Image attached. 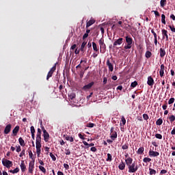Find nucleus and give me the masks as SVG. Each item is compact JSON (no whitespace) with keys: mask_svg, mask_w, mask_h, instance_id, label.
<instances>
[{"mask_svg":"<svg viewBox=\"0 0 175 175\" xmlns=\"http://www.w3.org/2000/svg\"><path fill=\"white\" fill-rule=\"evenodd\" d=\"M92 47H93L94 51H96V53H98V54H99V49H98V46H96V43L93 42Z\"/></svg>","mask_w":175,"mask_h":175,"instance_id":"nucleus-23","label":"nucleus"},{"mask_svg":"<svg viewBox=\"0 0 175 175\" xmlns=\"http://www.w3.org/2000/svg\"><path fill=\"white\" fill-rule=\"evenodd\" d=\"M18 172H20L19 167H16L14 170H10V173H12V174H16V173H18Z\"/></svg>","mask_w":175,"mask_h":175,"instance_id":"nucleus-27","label":"nucleus"},{"mask_svg":"<svg viewBox=\"0 0 175 175\" xmlns=\"http://www.w3.org/2000/svg\"><path fill=\"white\" fill-rule=\"evenodd\" d=\"M18 131H20V126H16L12 130V133L14 136H17V133H18Z\"/></svg>","mask_w":175,"mask_h":175,"instance_id":"nucleus-19","label":"nucleus"},{"mask_svg":"<svg viewBox=\"0 0 175 175\" xmlns=\"http://www.w3.org/2000/svg\"><path fill=\"white\" fill-rule=\"evenodd\" d=\"M174 98H170V100H168V105H172V103H174Z\"/></svg>","mask_w":175,"mask_h":175,"instance_id":"nucleus-45","label":"nucleus"},{"mask_svg":"<svg viewBox=\"0 0 175 175\" xmlns=\"http://www.w3.org/2000/svg\"><path fill=\"white\" fill-rule=\"evenodd\" d=\"M163 120H162V118H159L156 121V125H161V124H163Z\"/></svg>","mask_w":175,"mask_h":175,"instance_id":"nucleus-36","label":"nucleus"},{"mask_svg":"<svg viewBox=\"0 0 175 175\" xmlns=\"http://www.w3.org/2000/svg\"><path fill=\"white\" fill-rule=\"evenodd\" d=\"M2 163L7 169H10L13 166V162L8 159L3 160Z\"/></svg>","mask_w":175,"mask_h":175,"instance_id":"nucleus-3","label":"nucleus"},{"mask_svg":"<svg viewBox=\"0 0 175 175\" xmlns=\"http://www.w3.org/2000/svg\"><path fill=\"white\" fill-rule=\"evenodd\" d=\"M159 75H160V77H163V76L165 75V65H163V64L161 65Z\"/></svg>","mask_w":175,"mask_h":175,"instance_id":"nucleus-15","label":"nucleus"},{"mask_svg":"<svg viewBox=\"0 0 175 175\" xmlns=\"http://www.w3.org/2000/svg\"><path fill=\"white\" fill-rule=\"evenodd\" d=\"M86 45H87V42L84 41L83 42H82L80 48V50L81 51H82V53H84V51H85V49H87V46H85Z\"/></svg>","mask_w":175,"mask_h":175,"instance_id":"nucleus-18","label":"nucleus"},{"mask_svg":"<svg viewBox=\"0 0 175 175\" xmlns=\"http://www.w3.org/2000/svg\"><path fill=\"white\" fill-rule=\"evenodd\" d=\"M129 167V173H136L137 172V170L139 169V167L137 166V164L134 161L132 164L130 165Z\"/></svg>","mask_w":175,"mask_h":175,"instance_id":"nucleus-2","label":"nucleus"},{"mask_svg":"<svg viewBox=\"0 0 175 175\" xmlns=\"http://www.w3.org/2000/svg\"><path fill=\"white\" fill-rule=\"evenodd\" d=\"M96 125L94 123H88L86 124L87 128H94V126H96Z\"/></svg>","mask_w":175,"mask_h":175,"instance_id":"nucleus-39","label":"nucleus"},{"mask_svg":"<svg viewBox=\"0 0 175 175\" xmlns=\"http://www.w3.org/2000/svg\"><path fill=\"white\" fill-rule=\"evenodd\" d=\"M160 57L161 58H163V57H165V55H166V51H165V49L161 48L160 49Z\"/></svg>","mask_w":175,"mask_h":175,"instance_id":"nucleus-24","label":"nucleus"},{"mask_svg":"<svg viewBox=\"0 0 175 175\" xmlns=\"http://www.w3.org/2000/svg\"><path fill=\"white\" fill-rule=\"evenodd\" d=\"M128 148H129V144L128 143L124 144L122 146V150H128Z\"/></svg>","mask_w":175,"mask_h":175,"instance_id":"nucleus-33","label":"nucleus"},{"mask_svg":"<svg viewBox=\"0 0 175 175\" xmlns=\"http://www.w3.org/2000/svg\"><path fill=\"white\" fill-rule=\"evenodd\" d=\"M78 136H79V139H81L82 140H85V137H84V135H83L81 133H79Z\"/></svg>","mask_w":175,"mask_h":175,"instance_id":"nucleus-47","label":"nucleus"},{"mask_svg":"<svg viewBox=\"0 0 175 175\" xmlns=\"http://www.w3.org/2000/svg\"><path fill=\"white\" fill-rule=\"evenodd\" d=\"M143 161L145 163H148V162H151V159L148 158V157H145V158H144Z\"/></svg>","mask_w":175,"mask_h":175,"instance_id":"nucleus-38","label":"nucleus"},{"mask_svg":"<svg viewBox=\"0 0 175 175\" xmlns=\"http://www.w3.org/2000/svg\"><path fill=\"white\" fill-rule=\"evenodd\" d=\"M21 151V146H16V152H20Z\"/></svg>","mask_w":175,"mask_h":175,"instance_id":"nucleus-63","label":"nucleus"},{"mask_svg":"<svg viewBox=\"0 0 175 175\" xmlns=\"http://www.w3.org/2000/svg\"><path fill=\"white\" fill-rule=\"evenodd\" d=\"M30 131L31 134H35V127L33 126L30 127Z\"/></svg>","mask_w":175,"mask_h":175,"instance_id":"nucleus-50","label":"nucleus"},{"mask_svg":"<svg viewBox=\"0 0 175 175\" xmlns=\"http://www.w3.org/2000/svg\"><path fill=\"white\" fill-rule=\"evenodd\" d=\"M143 118H144V120L147 121V120H148V118H149L148 115L147 113H144L143 114Z\"/></svg>","mask_w":175,"mask_h":175,"instance_id":"nucleus-48","label":"nucleus"},{"mask_svg":"<svg viewBox=\"0 0 175 175\" xmlns=\"http://www.w3.org/2000/svg\"><path fill=\"white\" fill-rule=\"evenodd\" d=\"M165 18H166V16H165V14H163L161 15V23H162V24H164V25H166Z\"/></svg>","mask_w":175,"mask_h":175,"instance_id":"nucleus-31","label":"nucleus"},{"mask_svg":"<svg viewBox=\"0 0 175 175\" xmlns=\"http://www.w3.org/2000/svg\"><path fill=\"white\" fill-rule=\"evenodd\" d=\"M35 169V160L30 161L29 163V170L28 172L30 174H33V170Z\"/></svg>","mask_w":175,"mask_h":175,"instance_id":"nucleus-4","label":"nucleus"},{"mask_svg":"<svg viewBox=\"0 0 175 175\" xmlns=\"http://www.w3.org/2000/svg\"><path fill=\"white\" fill-rule=\"evenodd\" d=\"M149 174L150 175H155L157 174V170L152 169V168H149Z\"/></svg>","mask_w":175,"mask_h":175,"instance_id":"nucleus-29","label":"nucleus"},{"mask_svg":"<svg viewBox=\"0 0 175 175\" xmlns=\"http://www.w3.org/2000/svg\"><path fill=\"white\" fill-rule=\"evenodd\" d=\"M90 150H92V152H96V151H97V149H96V147H92L91 148H90Z\"/></svg>","mask_w":175,"mask_h":175,"instance_id":"nucleus-62","label":"nucleus"},{"mask_svg":"<svg viewBox=\"0 0 175 175\" xmlns=\"http://www.w3.org/2000/svg\"><path fill=\"white\" fill-rule=\"evenodd\" d=\"M155 137H156L157 139H162V135H161V134H159V133H157V134L155 135Z\"/></svg>","mask_w":175,"mask_h":175,"instance_id":"nucleus-51","label":"nucleus"},{"mask_svg":"<svg viewBox=\"0 0 175 175\" xmlns=\"http://www.w3.org/2000/svg\"><path fill=\"white\" fill-rule=\"evenodd\" d=\"M162 108L163 109L166 110V109H167V103H165V104L163 105Z\"/></svg>","mask_w":175,"mask_h":175,"instance_id":"nucleus-64","label":"nucleus"},{"mask_svg":"<svg viewBox=\"0 0 175 175\" xmlns=\"http://www.w3.org/2000/svg\"><path fill=\"white\" fill-rule=\"evenodd\" d=\"M107 155V162H111L112 161L111 154L110 153H108Z\"/></svg>","mask_w":175,"mask_h":175,"instance_id":"nucleus-34","label":"nucleus"},{"mask_svg":"<svg viewBox=\"0 0 175 175\" xmlns=\"http://www.w3.org/2000/svg\"><path fill=\"white\" fill-rule=\"evenodd\" d=\"M65 151H66V155H70V150L66 148Z\"/></svg>","mask_w":175,"mask_h":175,"instance_id":"nucleus-57","label":"nucleus"},{"mask_svg":"<svg viewBox=\"0 0 175 175\" xmlns=\"http://www.w3.org/2000/svg\"><path fill=\"white\" fill-rule=\"evenodd\" d=\"M98 43L100 46H102L105 43V40H103V38H100L98 41Z\"/></svg>","mask_w":175,"mask_h":175,"instance_id":"nucleus-52","label":"nucleus"},{"mask_svg":"<svg viewBox=\"0 0 175 175\" xmlns=\"http://www.w3.org/2000/svg\"><path fill=\"white\" fill-rule=\"evenodd\" d=\"M10 131H12V124H9L5 126L4 129L5 135H8V133H10Z\"/></svg>","mask_w":175,"mask_h":175,"instance_id":"nucleus-11","label":"nucleus"},{"mask_svg":"<svg viewBox=\"0 0 175 175\" xmlns=\"http://www.w3.org/2000/svg\"><path fill=\"white\" fill-rule=\"evenodd\" d=\"M137 85V81H136L132 82L131 84V87L132 88H135Z\"/></svg>","mask_w":175,"mask_h":175,"instance_id":"nucleus-42","label":"nucleus"},{"mask_svg":"<svg viewBox=\"0 0 175 175\" xmlns=\"http://www.w3.org/2000/svg\"><path fill=\"white\" fill-rule=\"evenodd\" d=\"M64 167L66 169V170H69V165L68 164L64 163Z\"/></svg>","mask_w":175,"mask_h":175,"instance_id":"nucleus-60","label":"nucleus"},{"mask_svg":"<svg viewBox=\"0 0 175 175\" xmlns=\"http://www.w3.org/2000/svg\"><path fill=\"white\" fill-rule=\"evenodd\" d=\"M169 120L170 122H174L175 121V116L174 115H172L171 116L169 117Z\"/></svg>","mask_w":175,"mask_h":175,"instance_id":"nucleus-43","label":"nucleus"},{"mask_svg":"<svg viewBox=\"0 0 175 175\" xmlns=\"http://www.w3.org/2000/svg\"><path fill=\"white\" fill-rule=\"evenodd\" d=\"M153 12L156 16V17H159V16H161V14H159V12L158 11H153Z\"/></svg>","mask_w":175,"mask_h":175,"instance_id":"nucleus-61","label":"nucleus"},{"mask_svg":"<svg viewBox=\"0 0 175 175\" xmlns=\"http://www.w3.org/2000/svg\"><path fill=\"white\" fill-rule=\"evenodd\" d=\"M57 69V64H55L49 70V72H51L52 73H54L55 72V70Z\"/></svg>","mask_w":175,"mask_h":175,"instance_id":"nucleus-37","label":"nucleus"},{"mask_svg":"<svg viewBox=\"0 0 175 175\" xmlns=\"http://www.w3.org/2000/svg\"><path fill=\"white\" fill-rule=\"evenodd\" d=\"M168 27L171 29L172 32H174L175 33V27H174V26L169 25Z\"/></svg>","mask_w":175,"mask_h":175,"instance_id":"nucleus-55","label":"nucleus"},{"mask_svg":"<svg viewBox=\"0 0 175 175\" xmlns=\"http://www.w3.org/2000/svg\"><path fill=\"white\" fill-rule=\"evenodd\" d=\"M159 152H155L154 150H150L149 151V156L150 157H159Z\"/></svg>","mask_w":175,"mask_h":175,"instance_id":"nucleus-20","label":"nucleus"},{"mask_svg":"<svg viewBox=\"0 0 175 175\" xmlns=\"http://www.w3.org/2000/svg\"><path fill=\"white\" fill-rule=\"evenodd\" d=\"M69 98H70V99H75V98H76V94H70L69 95Z\"/></svg>","mask_w":175,"mask_h":175,"instance_id":"nucleus-54","label":"nucleus"},{"mask_svg":"<svg viewBox=\"0 0 175 175\" xmlns=\"http://www.w3.org/2000/svg\"><path fill=\"white\" fill-rule=\"evenodd\" d=\"M144 153V148L140 147L138 150L137 151V154H139V155H142Z\"/></svg>","mask_w":175,"mask_h":175,"instance_id":"nucleus-26","label":"nucleus"},{"mask_svg":"<svg viewBox=\"0 0 175 175\" xmlns=\"http://www.w3.org/2000/svg\"><path fill=\"white\" fill-rule=\"evenodd\" d=\"M24 155H25V150H23L21 152V154H19V157L21 158L22 157H24Z\"/></svg>","mask_w":175,"mask_h":175,"instance_id":"nucleus-53","label":"nucleus"},{"mask_svg":"<svg viewBox=\"0 0 175 175\" xmlns=\"http://www.w3.org/2000/svg\"><path fill=\"white\" fill-rule=\"evenodd\" d=\"M50 157L52 159V161H57V157H55V156L53 153H50Z\"/></svg>","mask_w":175,"mask_h":175,"instance_id":"nucleus-46","label":"nucleus"},{"mask_svg":"<svg viewBox=\"0 0 175 175\" xmlns=\"http://www.w3.org/2000/svg\"><path fill=\"white\" fill-rule=\"evenodd\" d=\"M18 142H19L20 146H21L22 147H24V146H25V141H24L23 137H19Z\"/></svg>","mask_w":175,"mask_h":175,"instance_id":"nucleus-25","label":"nucleus"},{"mask_svg":"<svg viewBox=\"0 0 175 175\" xmlns=\"http://www.w3.org/2000/svg\"><path fill=\"white\" fill-rule=\"evenodd\" d=\"M151 33L153 34L154 38H157V33H155L153 29L151 30Z\"/></svg>","mask_w":175,"mask_h":175,"instance_id":"nucleus-58","label":"nucleus"},{"mask_svg":"<svg viewBox=\"0 0 175 175\" xmlns=\"http://www.w3.org/2000/svg\"><path fill=\"white\" fill-rule=\"evenodd\" d=\"M118 167L120 170H124V169H125V163L122 161L121 163L119 165Z\"/></svg>","mask_w":175,"mask_h":175,"instance_id":"nucleus-28","label":"nucleus"},{"mask_svg":"<svg viewBox=\"0 0 175 175\" xmlns=\"http://www.w3.org/2000/svg\"><path fill=\"white\" fill-rule=\"evenodd\" d=\"M64 137H65V139H66V140H67V142H70V143H73V142H75V139L72 137H70L69 135H64Z\"/></svg>","mask_w":175,"mask_h":175,"instance_id":"nucleus-21","label":"nucleus"},{"mask_svg":"<svg viewBox=\"0 0 175 175\" xmlns=\"http://www.w3.org/2000/svg\"><path fill=\"white\" fill-rule=\"evenodd\" d=\"M39 169L40 170L44 173V174H46V168H44V167L42 166V165H39Z\"/></svg>","mask_w":175,"mask_h":175,"instance_id":"nucleus-35","label":"nucleus"},{"mask_svg":"<svg viewBox=\"0 0 175 175\" xmlns=\"http://www.w3.org/2000/svg\"><path fill=\"white\" fill-rule=\"evenodd\" d=\"M20 166H21V171L23 172L27 170V166L25 165V163H24V160L21 161Z\"/></svg>","mask_w":175,"mask_h":175,"instance_id":"nucleus-16","label":"nucleus"},{"mask_svg":"<svg viewBox=\"0 0 175 175\" xmlns=\"http://www.w3.org/2000/svg\"><path fill=\"white\" fill-rule=\"evenodd\" d=\"M95 84V83L94 81L88 83V85H85L83 87V90L84 91H87V90H91V88H92V85H94Z\"/></svg>","mask_w":175,"mask_h":175,"instance_id":"nucleus-9","label":"nucleus"},{"mask_svg":"<svg viewBox=\"0 0 175 175\" xmlns=\"http://www.w3.org/2000/svg\"><path fill=\"white\" fill-rule=\"evenodd\" d=\"M100 53L102 52V49H106V44H103L102 45L100 46Z\"/></svg>","mask_w":175,"mask_h":175,"instance_id":"nucleus-56","label":"nucleus"},{"mask_svg":"<svg viewBox=\"0 0 175 175\" xmlns=\"http://www.w3.org/2000/svg\"><path fill=\"white\" fill-rule=\"evenodd\" d=\"M125 162L126 165L129 167L132 165V163L133 162V159H132L131 157H128L125 159Z\"/></svg>","mask_w":175,"mask_h":175,"instance_id":"nucleus-17","label":"nucleus"},{"mask_svg":"<svg viewBox=\"0 0 175 175\" xmlns=\"http://www.w3.org/2000/svg\"><path fill=\"white\" fill-rule=\"evenodd\" d=\"M107 65L108 66L109 72H113V70H114V66H113V64L110 62L109 59L107 60Z\"/></svg>","mask_w":175,"mask_h":175,"instance_id":"nucleus-12","label":"nucleus"},{"mask_svg":"<svg viewBox=\"0 0 175 175\" xmlns=\"http://www.w3.org/2000/svg\"><path fill=\"white\" fill-rule=\"evenodd\" d=\"M151 55H152V53L150 51H147L145 53V57L146 58H151Z\"/></svg>","mask_w":175,"mask_h":175,"instance_id":"nucleus-30","label":"nucleus"},{"mask_svg":"<svg viewBox=\"0 0 175 175\" xmlns=\"http://www.w3.org/2000/svg\"><path fill=\"white\" fill-rule=\"evenodd\" d=\"M95 20L94 18H91L89 21L86 22V29L90 28L91 25H93V24H95Z\"/></svg>","mask_w":175,"mask_h":175,"instance_id":"nucleus-13","label":"nucleus"},{"mask_svg":"<svg viewBox=\"0 0 175 175\" xmlns=\"http://www.w3.org/2000/svg\"><path fill=\"white\" fill-rule=\"evenodd\" d=\"M43 137L44 142L47 143V142H49L50 139V134H49V132H47V131H44Z\"/></svg>","mask_w":175,"mask_h":175,"instance_id":"nucleus-10","label":"nucleus"},{"mask_svg":"<svg viewBox=\"0 0 175 175\" xmlns=\"http://www.w3.org/2000/svg\"><path fill=\"white\" fill-rule=\"evenodd\" d=\"M29 157L31 159L35 160V159L33 158V153H32V150H29Z\"/></svg>","mask_w":175,"mask_h":175,"instance_id":"nucleus-41","label":"nucleus"},{"mask_svg":"<svg viewBox=\"0 0 175 175\" xmlns=\"http://www.w3.org/2000/svg\"><path fill=\"white\" fill-rule=\"evenodd\" d=\"M126 43H127L126 45L124 46V50H129V49H132V44L133 43V39L129 36H126Z\"/></svg>","mask_w":175,"mask_h":175,"instance_id":"nucleus-1","label":"nucleus"},{"mask_svg":"<svg viewBox=\"0 0 175 175\" xmlns=\"http://www.w3.org/2000/svg\"><path fill=\"white\" fill-rule=\"evenodd\" d=\"M53 72H51V71H49L48 72V75L46 76V80H49V79H50V77H53Z\"/></svg>","mask_w":175,"mask_h":175,"instance_id":"nucleus-44","label":"nucleus"},{"mask_svg":"<svg viewBox=\"0 0 175 175\" xmlns=\"http://www.w3.org/2000/svg\"><path fill=\"white\" fill-rule=\"evenodd\" d=\"M110 132H111V133H110V135H111V136H110L111 139L112 140H116V139H117L118 135H117V131H114V127H111V128Z\"/></svg>","mask_w":175,"mask_h":175,"instance_id":"nucleus-5","label":"nucleus"},{"mask_svg":"<svg viewBox=\"0 0 175 175\" xmlns=\"http://www.w3.org/2000/svg\"><path fill=\"white\" fill-rule=\"evenodd\" d=\"M36 139H42V130L40 129H38Z\"/></svg>","mask_w":175,"mask_h":175,"instance_id":"nucleus-22","label":"nucleus"},{"mask_svg":"<svg viewBox=\"0 0 175 175\" xmlns=\"http://www.w3.org/2000/svg\"><path fill=\"white\" fill-rule=\"evenodd\" d=\"M124 43V38H120L113 42V47L116 46H120Z\"/></svg>","mask_w":175,"mask_h":175,"instance_id":"nucleus-6","label":"nucleus"},{"mask_svg":"<svg viewBox=\"0 0 175 175\" xmlns=\"http://www.w3.org/2000/svg\"><path fill=\"white\" fill-rule=\"evenodd\" d=\"M121 121H122L123 125H125V124H126V120L124 118V116H122L121 118Z\"/></svg>","mask_w":175,"mask_h":175,"instance_id":"nucleus-49","label":"nucleus"},{"mask_svg":"<svg viewBox=\"0 0 175 175\" xmlns=\"http://www.w3.org/2000/svg\"><path fill=\"white\" fill-rule=\"evenodd\" d=\"M161 32H162L163 39H165V41L169 42V36H167V30L163 29L161 30Z\"/></svg>","mask_w":175,"mask_h":175,"instance_id":"nucleus-7","label":"nucleus"},{"mask_svg":"<svg viewBox=\"0 0 175 175\" xmlns=\"http://www.w3.org/2000/svg\"><path fill=\"white\" fill-rule=\"evenodd\" d=\"M36 148H42V138H36Z\"/></svg>","mask_w":175,"mask_h":175,"instance_id":"nucleus-8","label":"nucleus"},{"mask_svg":"<svg viewBox=\"0 0 175 175\" xmlns=\"http://www.w3.org/2000/svg\"><path fill=\"white\" fill-rule=\"evenodd\" d=\"M166 173H167V170H162L160 172V174H166Z\"/></svg>","mask_w":175,"mask_h":175,"instance_id":"nucleus-59","label":"nucleus"},{"mask_svg":"<svg viewBox=\"0 0 175 175\" xmlns=\"http://www.w3.org/2000/svg\"><path fill=\"white\" fill-rule=\"evenodd\" d=\"M167 1L166 0H161L160 1V5L161 8H165L166 5Z\"/></svg>","mask_w":175,"mask_h":175,"instance_id":"nucleus-32","label":"nucleus"},{"mask_svg":"<svg viewBox=\"0 0 175 175\" xmlns=\"http://www.w3.org/2000/svg\"><path fill=\"white\" fill-rule=\"evenodd\" d=\"M42 152V149L36 148V153L38 158L40 157V154Z\"/></svg>","mask_w":175,"mask_h":175,"instance_id":"nucleus-40","label":"nucleus"},{"mask_svg":"<svg viewBox=\"0 0 175 175\" xmlns=\"http://www.w3.org/2000/svg\"><path fill=\"white\" fill-rule=\"evenodd\" d=\"M154 79L152 78L151 76L148 77V81H147V84L148 85H150V87H152V85H154Z\"/></svg>","mask_w":175,"mask_h":175,"instance_id":"nucleus-14","label":"nucleus"}]
</instances>
